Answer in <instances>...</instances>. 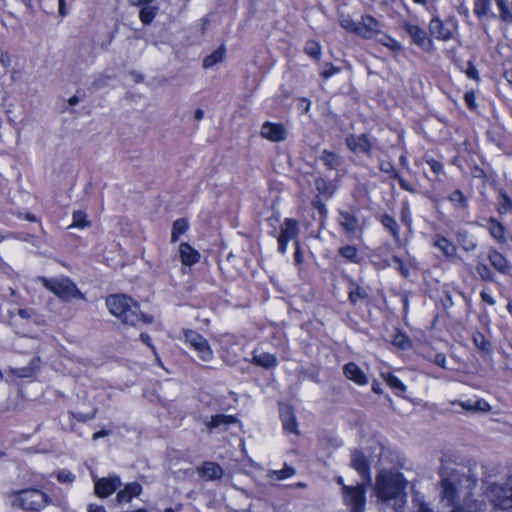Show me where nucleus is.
<instances>
[{
  "label": "nucleus",
  "instance_id": "obj_1",
  "mask_svg": "<svg viewBox=\"0 0 512 512\" xmlns=\"http://www.w3.org/2000/svg\"><path fill=\"white\" fill-rule=\"evenodd\" d=\"M406 482L395 470H381L375 481V494L379 501L392 505L396 512H403Z\"/></svg>",
  "mask_w": 512,
  "mask_h": 512
},
{
  "label": "nucleus",
  "instance_id": "obj_2",
  "mask_svg": "<svg viewBox=\"0 0 512 512\" xmlns=\"http://www.w3.org/2000/svg\"><path fill=\"white\" fill-rule=\"evenodd\" d=\"M106 306L111 314L130 326L139 327L152 321V317L144 315L140 311L139 305L125 295L109 296L106 299Z\"/></svg>",
  "mask_w": 512,
  "mask_h": 512
},
{
  "label": "nucleus",
  "instance_id": "obj_3",
  "mask_svg": "<svg viewBox=\"0 0 512 512\" xmlns=\"http://www.w3.org/2000/svg\"><path fill=\"white\" fill-rule=\"evenodd\" d=\"M442 498L449 505H455L460 495L468 494L472 481L463 473L453 470L441 480Z\"/></svg>",
  "mask_w": 512,
  "mask_h": 512
},
{
  "label": "nucleus",
  "instance_id": "obj_4",
  "mask_svg": "<svg viewBox=\"0 0 512 512\" xmlns=\"http://www.w3.org/2000/svg\"><path fill=\"white\" fill-rule=\"evenodd\" d=\"M8 497L13 507L23 510L38 511L48 504V496L37 489L13 491Z\"/></svg>",
  "mask_w": 512,
  "mask_h": 512
},
{
  "label": "nucleus",
  "instance_id": "obj_5",
  "mask_svg": "<svg viewBox=\"0 0 512 512\" xmlns=\"http://www.w3.org/2000/svg\"><path fill=\"white\" fill-rule=\"evenodd\" d=\"M39 280L46 289L63 301H69L73 298L85 299L84 295L68 277L61 276L53 279L41 277Z\"/></svg>",
  "mask_w": 512,
  "mask_h": 512
},
{
  "label": "nucleus",
  "instance_id": "obj_6",
  "mask_svg": "<svg viewBox=\"0 0 512 512\" xmlns=\"http://www.w3.org/2000/svg\"><path fill=\"white\" fill-rule=\"evenodd\" d=\"M490 497L495 508L507 510L512 508V475L503 483H496L490 487Z\"/></svg>",
  "mask_w": 512,
  "mask_h": 512
},
{
  "label": "nucleus",
  "instance_id": "obj_7",
  "mask_svg": "<svg viewBox=\"0 0 512 512\" xmlns=\"http://www.w3.org/2000/svg\"><path fill=\"white\" fill-rule=\"evenodd\" d=\"M366 490L364 485L356 486L344 485L342 495L344 503L349 507L350 512H364L366 504Z\"/></svg>",
  "mask_w": 512,
  "mask_h": 512
},
{
  "label": "nucleus",
  "instance_id": "obj_8",
  "mask_svg": "<svg viewBox=\"0 0 512 512\" xmlns=\"http://www.w3.org/2000/svg\"><path fill=\"white\" fill-rule=\"evenodd\" d=\"M185 342L197 353L198 358L203 362L213 359L214 353L208 341L194 330L184 331Z\"/></svg>",
  "mask_w": 512,
  "mask_h": 512
},
{
  "label": "nucleus",
  "instance_id": "obj_9",
  "mask_svg": "<svg viewBox=\"0 0 512 512\" xmlns=\"http://www.w3.org/2000/svg\"><path fill=\"white\" fill-rule=\"evenodd\" d=\"M338 224L350 236H357L363 232L365 222L359 217L358 209L340 211Z\"/></svg>",
  "mask_w": 512,
  "mask_h": 512
},
{
  "label": "nucleus",
  "instance_id": "obj_10",
  "mask_svg": "<svg viewBox=\"0 0 512 512\" xmlns=\"http://www.w3.org/2000/svg\"><path fill=\"white\" fill-rule=\"evenodd\" d=\"M298 233V223L293 219H286L281 226V232L278 237V250L280 253H286L288 242L295 240Z\"/></svg>",
  "mask_w": 512,
  "mask_h": 512
},
{
  "label": "nucleus",
  "instance_id": "obj_11",
  "mask_svg": "<svg viewBox=\"0 0 512 512\" xmlns=\"http://www.w3.org/2000/svg\"><path fill=\"white\" fill-rule=\"evenodd\" d=\"M120 486H121V480L118 476L99 478V479H96L94 482L95 494L100 498L109 497Z\"/></svg>",
  "mask_w": 512,
  "mask_h": 512
},
{
  "label": "nucleus",
  "instance_id": "obj_12",
  "mask_svg": "<svg viewBox=\"0 0 512 512\" xmlns=\"http://www.w3.org/2000/svg\"><path fill=\"white\" fill-rule=\"evenodd\" d=\"M261 136L272 142H280L286 139L287 130L280 123L265 122L261 126Z\"/></svg>",
  "mask_w": 512,
  "mask_h": 512
},
{
  "label": "nucleus",
  "instance_id": "obj_13",
  "mask_svg": "<svg viewBox=\"0 0 512 512\" xmlns=\"http://www.w3.org/2000/svg\"><path fill=\"white\" fill-rule=\"evenodd\" d=\"M347 147L354 153H365L371 155L372 143L366 134L349 135L346 137Z\"/></svg>",
  "mask_w": 512,
  "mask_h": 512
},
{
  "label": "nucleus",
  "instance_id": "obj_14",
  "mask_svg": "<svg viewBox=\"0 0 512 512\" xmlns=\"http://www.w3.org/2000/svg\"><path fill=\"white\" fill-rule=\"evenodd\" d=\"M237 422V418L232 415L225 414H216L211 416L209 420H205V426L209 433H212L214 430L224 431L231 424H235Z\"/></svg>",
  "mask_w": 512,
  "mask_h": 512
},
{
  "label": "nucleus",
  "instance_id": "obj_15",
  "mask_svg": "<svg viewBox=\"0 0 512 512\" xmlns=\"http://www.w3.org/2000/svg\"><path fill=\"white\" fill-rule=\"evenodd\" d=\"M381 25L374 17L366 15L362 17L359 22L357 35L363 38H372L375 34L379 33Z\"/></svg>",
  "mask_w": 512,
  "mask_h": 512
},
{
  "label": "nucleus",
  "instance_id": "obj_16",
  "mask_svg": "<svg viewBox=\"0 0 512 512\" xmlns=\"http://www.w3.org/2000/svg\"><path fill=\"white\" fill-rule=\"evenodd\" d=\"M343 373L345 377L354 383L365 386L369 383V378L365 372L354 362H349L344 365Z\"/></svg>",
  "mask_w": 512,
  "mask_h": 512
},
{
  "label": "nucleus",
  "instance_id": "obj_17",
  "mask_svg": "<svg viewBox=\"0 0 512 512\" xmlns=\"http://www.w3.org/2000/svg\"><path fill=\"white\" fill-rule=\"evenodd\" d=\"M352 467L362 476L371 482L370 469L365 455L362 452L354 451L351 455Z\"/></svg>",
  "mask_w": 512,
  "mask_h": 512
},
{
  "label": "nucleus",
  "instance_id": "obj_18",
  "mask_svg": "<svg viewBox=\"0 0 512 512\" xmlns=\"http://www.w3.org/2000/svg\"><path fill=\"white\" fill-rule=\"evenodd\" d=\"M179 257L183 265L192 266L199 261L200 253L184 242L179 245Z\"/></svg>",
  "mask_w": 512,
  "mask_h": 512
},
{
  "label": "nucleus",
  "instance_id": "obj_19",
  "mask_svg": "<svg viewBox=\"0 0 512 512\" xmlns=\"http://www.w3.org/2000/svg\"><path fill=\"white\" fill-rule=\"evenodd\" d=\"M200 476L204 477L207 480H218L220 479L224 471L220 465L215 462L207 461L202 464V466L198 469Z\"/></svg>",
  "mask_w": 512,
  "mask_h": 512
},
{
  "label": "nucleus",
  "instance_id": "obj_20",
  "mask_svg": "<svg viewBox=\"0 0 512 512\" xmlns=\"http://www.w3.org/2000/svg\"><path fill=\"white\" fill-rule=\"evenodd\" d=\"M141 492V485L136 482H132L127 484L123 490H120L117 493L116 499L119 503H129L134 497L139 496Z\"/></svg>",
  "mask_w": 512,
  "mask_h": 512
},
{
  "label": "nucleus",
  "instance_id": "obj_21",
  "mask_svg": "<svg viewBox=\"0 0 512 512\" xmlns=\"http://www.w3.org/2000/svg\"><path fill=\"white\" fill-rule=\"evenodd\" d=\"M453 405L457 404L461 406L464 410L470 412H488L491 409L489 403L484 399L477 400H466V401H454Z\"/></svg>",
  "mask_w": 512,
  "mask_h": 512
},
{
  "label": "nucleus",
  "instance_id": "obj_22",
  "mask_svg": "<svg viewBox=\"0 0 512 512\" xmlns=\"http://www.w3.org/2000/svg\"><path fill=\"white\" fill-rule=\"evenodd\" d=\"M429 31L433 37L440 40H448L451 38L450 29L437 17L430 21Z\"/></svg>",
  "mask_w": 512,
  "mask_h": 512
},
{
  "label": "nucleus",
  "instance_id": "obj_23",
  "mask_svg": "<svg viewBox=\"0 0 512 512\" xmlns=\"http://www.w3.org/2000/svg\"><path fill=\"white\" fill-rule=\"evenodd\" d=\"M488 260L491 265L500 273L508 274L511 270V266L509 261L496 250H493L488 255Z\"/></svg>",
  "mask_w": 512,
  "mask_h": 512
},
{
  "label": "nucleus",
  "instance_id": "obj_24",
  "mask_svg": "<svg viewBox=\"0 0 512 512\" xmlns=\"http://www.w3.org/2000/svg\"><path fill=\"white\" fill-rule=\"evenodd\" d=\"M367 298V291L354 280H350L348 284V299L351 304L356 305L359 301H364Z\"/></svg>",
  "mask_w": 512,
  "mask_h": 512
},
{
  "label": "nucleus",
  "instance_id": "obj_25",
  "mask_svg": "<svg viewBox=\"0 0 512 512\" xmlns=\"http://www.w3.org/2000/svg\"><path fill=\"white\" fill-rule=\"evenodd\" d=\"M433 246L438 248L447 258L453 257L456 254V246L444 236L436 235Z\"/></svg>",
  "mask_w": 512,
  "mask_h": 512
},
{
  "label": "nucleus",
  "instance_id": "obj_26",
  "mask_svg": "<svg viewBox=\"0 0 512 512\" xmlns=\"http://www.w3.org/2000/svg\"><path fill=\"white\" fill-rule=\"evenodd\" d=\"M252 362L260 367L265 369H269L275 367L277 365V358L275 355L262 352V353H253Z\"/></svg>",
  "mask_w": 512,
  "mask_h": 512
},
{
  "label": "nucleus",
  "instance_id": "obj_27",
  "mask_svg": "<svg viewBox=\"0 0 512 512\" xmlns=\"http://www.w3.org/2000/svg\"><path fill=\"white\" fill-rule=\"evenodd\" d=\"M281 417L285 431L298 434L297 421L294 413L289 407L281 410Z\"/></svg>",
  "mask_w": 512,
  "mask_h": 512
},
{
  "label": "nucleus",
  "instance_id": "obj_28",
  "mask_svg": "<svg viewBox=\"0 0 512 512\" xmlns=\"http://www.w3.org/2000/svg\"><path fill=\"white\" fill-rule=\"evenodd\" d=\"M226 54V48L224 45L218 47L215 51H213L210 55L206 56L203 60V67L205 69L212 68L217 63H220L224 60Z\"/></svg>",
  "mask_w": 512,
  "mask_h": 512
},
{
  "label": "nucleus",
  "instance_id": "obj_29",
  "mask_svg": "<svg viewBox=\"0 0 512 512\" xmlns=\"http://www.w3.org/2000/svg\"><path fill=\"white\" fill-rule=\"evenodd\" d=\"M405 29L415 44L419 46H423L425 44L427 34L422 28L417 25L407 24Z\"/></svg>",
  "mask_w": 512,
  "mask_h": 512
},
{
  "label": "nucleus",
  "instance_id": "obj_30",
  "mask_svg": "<svg viewBox=\"0 0 512 512\" xmlns=\"http://www.w3.org/2000/svg\"><path fill=\"white\" fill-rule=\"evenodd\" d=\"M473 343L477 347V349L484 355L491 354L492 345L491 342L480 332H475L473 334Z\"/></svg>",
  "mask_w": 512,
  "mask_h": 512
},
{
  "label": "nucleus",
  "instance_id": "obj_31",
  "mask_svg": "<svg viewBox=\"0 0 512 512\" xmlns=\"http://www.w3.org/2000/svg\"><path fill=\"white\" fill-rule=\"evenodd\" d=\"M488 224H489L488 229H489L491 236L499 242H504L505 241L504 226L499 221H497L495 218H490L488 220Z\"/></svg>",
  "mask_w": 512,
  "mask_h": 512
},
{
  "label": "nucleus",
  "instance_id": "obj_32",
  "mask_svg": "<svg viewBox=\"0 0 512 512\" xmlns=\"http://www.w3.org/2000/svg\"><path fill=\"white\" fill-rule=\"evenodd\" d=\"M482 510L483 504L481 502L465 497L464 505L455 507L452 512H481Z\"/></svg>",
  "mask_w": 512,
  "mask_h": 512
},
{
  "label": "nucleus",
  "instance_id": "obj_33",
  "mask_svg": "<svg viewBox=\"0 0 512 512\" xmlns=\"http://www.w3.org/2000/svg\"><path fill=\"white\" fill-rule=\"evenodd\" d=\"M382 378L397 394H402L406 391V386L393 374L382 373Z\"/></svg>",
  "mask_w": 512,
  "mask_h": 512
},
{
  "label": "nucleus",
  "instance_id": "obj_34",
  "mask_svg": "<svg viewBox=\"0 0 512 512\" xmlns=\"http://www.w3.org/2000/svg\"><path fill=\"white\" fill-rule=\"evenodd\" d=\"M295 474V469L288 465H285L281 470H270L267 473V477L270 479L284 480Z\"/></svg>",
  "mask_w": 512,
  "mask_h": 512
},
{
  "label": "nucleus",
  "instance_id": "obj_35",
  "mask_svg": "<svg viewBox=\"0 0 512 512\" xmlns=\"http://www.w3.org/2000/svg\"><path fill=\"white\" fill-rule=\"evenodd\" d=\"M339 254L344 257L346 260L353 262V263H359L360 257L358 254V250L355 246L352 245H346L339 249Z\"/></svg>",
  "mask_w": 512,
  "mask_h": 512
},
{
  "label": "nucleus",
  "instance_id": "obj_36",
  "mask_svg": "<svg viewBox=\"0 0 512 512\" xmlns=\"http://www.w3.org/2000/svg\"><path fill=\"white\" fill-rule=\"evenodd\" d=\"M188 229V223L185 219H177L172 226L171 241L177 242L179 236L184 234Z\"/></svg>",
  "mask_w": 512,
  "mask_h": 512
},
{
  "label": "nucleus",
  "instance_id": "obj_37",
  "mask_svg": "<svg viewBox=\"0 0 512 512\" xmlns=\"http://www.w3.org/2000/svg\"><path fill=\"white\" fill-rule=\"evenodd\" d=\"M382 225L389 230L394 239H399V226L395 219L389 215H384L381 219Z\"/></svg>",
  "mask_w": 512,
  "mask_h": 512
},
{
  "label": "nucleus",
  "instance_id": "obj_38",
  "mask_svg": "<svg viewBox=\"0 0 512 512\" xmlns=\"http://www.w3.org/2000/svg\"><path fill=\"white\" fill-rule=\"evenodd\" d=\"M339 24L343 29L357 35L359 23L354 22V20L351 18V16L341 14L339 16Z\"/></svg>",
  "mask_w": 512,
  "mask_h": 512
},
{
  "label": "nucleus",
  "instance_id": "obj_39",
  "mask_svg": "<svg viewBox=\"0 0 512 512\" xmlns=\"http://www.w3.org/2000/svg\"><path fill=\"white\" fill-rule=\"evenodd\" d=\"M157 14V8L154 6H144L140 10L139 17L144 24H150Z\"/></svg>",
  "mask_w": 512,
  "mask_h": 512
},
{
  "label": "nucleus",
  "instance_id": "obj_40",
  "mask_svg": "<svg viewBox=\"0 0 512 512\" xmlns=\"http://www.w3.org/2000/svg\"><path fill=\"white\" fill-rule=\"evenodd\" d=\"M321 160L323 161L324 165L327 166L329 169H335L339 165V157L337 154L324 150L321 155Z\"/></svg>",
  "mask_w": 512,
  "mask_h": 512
},
{
  "label": "nucleus",
  "instance_id": "obj_41",
  "mask_svg": "<svg viewBox=\"0 0 512 512\" xmlns=\"http://www.w3.org/2000/svg\"><path fill=\"white\" fill-rule=\"evenodd\" d=\"M72 218L73 222L70 227L85 228L90 225V222L87 220V215L83 211H74Z\"/></svg>",
  "mask_w": 512,
  "mask_h": 512
},
{
  "label": "nucleus",
  "instance_id": "obj_42",
  "mask_svg": "<svg viewBox=\"0 0 512 512\" xmlns=\"http://www.w3.org/2000/svg\"><path fill=\"white\" fill-rule=\"evenodd\" d=\"M305 52L315 60H319L321 56V46L316 41H307L305 44Z\"/></svg>",
  "mask_w": 512,
  "mask_h": 512
},
{
  "label": "nucleus",
  "instance_id": "obj_43",
  "mask_svg": "<svg viewBox=\"0 0 512 512\" xmlns=\"http://www.w3.org/2000/svg\"><path fill=\"white\" fill-rule=\"evenodd\" d=\"M449 200L457 207L461 209H465L467 207V198L464 196V194L460 190L453 191L450 196Z\"/></svg>",
  "mask_w": 512,
  "mask_h": 512
},
{
  "label": "nucleus",
  "instance_id": "obj_44",
  "mask_svg": "<svg viewBox=\"0 0 512 512\" xmlns=\"http://www.w3.org/2000/svg\"><path fill=\"white\" fill-rule=\"evenodd\" d=\"M315 187L321 195L331 196L333 194L331 184L321 177L315 179Z\"/></svg>",
  "mask_w": 512,
  "mask_h": 512
},
{
  "label": "nucleus",
  "instance_id": "obj_45",
  "mask_svg": "<svg viewBox=\"0 0 512 512\" xmlns=\"http://www.w3.org/2000/svg\"><path fill=\"white\" fill-rule=\"evenodd\" d=\"M490 0H475L474 13L478 17H482L489 11Z\"/></svg>",
  "mask_w": 512,
  "mask_h": 512
},
{
  "label": "nucleus",
  "instance_id": "obj_46",
  "mask_svg": "<svg viewBox=\"0 0 512 512\" xmlns=\"http://www.w3.org/2000/svg\"><path fill=\"white\" fill-rule=\"evenodd\" d=\"M379 168L382 172L388 174L391 178L398 179L400 177L399 173L394 167V164L390 161H381Z\"/></svg>",
  "mask_w": 512,
  "mask_h": 512
},
{
  "label": "nucleus",
  "instance_id": "obj_47",
  "mask_svg": "<svg viewBox=\"0 0 512 512\" xmlns=\"http://www.w3.org/2000/svg\"><path fill=\"white\" fill-rule=\"evenodd\" d=\"M458 242L465 251H473L476 248V243L469 239L466 232L459 233Z\"/></svg>",
  "mask_w": 512,
  "mask_h": 512
},
{
  "label": "nucleus",
  "instance_id": "obj_48",
  "mask_svg": "<svg viewBox=\"0 0 512 512\" xmlns=\"http://www.w3.org/2000/svg\"><path fill=\"white\" fill-rule=\"evenodd\" d=\"M393 344L403 350L408 349L411 346V342L408 337L402 333H397L394 336Z\"/></svg>",
  "mask_w": 512,
  "mask_h": 512
},
{
  "label": "nucleus",
  "instance_id": "obj_49",
  "mask_svg": "<svg viewBox=\"0 0 512 512\" xmlns=\"http://www.w3.org/2000/svg\"><path fill=\"white\" fill-rule=\"evenodd\" d=\"M476 271L482 280L493 281V273L486 264H478Z\"/></svg>",
  "mask_w": 512,
  "mask_h": 512
},
{
  "label": "nucleus",
  "instance_id": "obj_50",
  "mask_svg": "<svg viewBox=\"0 0 512 512\" xmlns=\"http://www.w3.org/2000/svg\"><path fill=\"white\" fill-rule=\"evenodd\" d=\"M497 2V6L500 10V17L502 20L506 21V22H511L512 21V14L510 13L506 3L504 0H496Z\"/></svg>",
  "mask_w": 512,
  "mask_h": 512
},
{
  "label": "nucleus",
  "instance_id": "obj_51",
  "mask_svg": "<svg viewBox=\"0 0 512 512\" xmlns=\"http://www.w3.org/2000/svg\"><path fill=\"white\" fill-rule=\"evenodd\" d=\"M56 477L61 483H72L75 480V475L66 469L58 471Z\"/></svg>",
  "mask_w": 512,
  "mask_h": 512
},
{
  "label": "nucleus",
  "instance_id": "obj_52",
  "mask_svg": "<svg viewBox=\"0 0 512 512\" xmlns=\"http://www.w3.org/2000/svg\"><path fill=\"white\" fill-rule=\"evenodd\" d=\"M392 261L394 263L395 269H397L401 273L402 276H404V277L409 276L408 267L404 264V262L398 256H393Z\"/></svg>",
  "mask_w": 512,
  "mask_h": 512
},
{
  "label": "nucleus",
  "instance_id": "obj_53",
  "mask_svg": "<svg viewBox=\"0 0 512 512\" xmlns=\"http://www.w3.org/2000/svg\"><path fill=\"white\" fill-rule=\"evenodd\" d=\"M499 212L506 213L512 210V201L511 199L504 193L501 194V201L499 203Z\"/></svg>",
  "mask_w": 512,
  "mask_h": 512
},
{
  "label": "nucleus",
  "instance_id": "obj_54",
  "mask_svg": "<svg viewBox=\"0 0 512 512\" xmlns=\"http://www.w3.org/2000/svg\"><path fill=\"white\" fill-rule=\"evenodd\" d=\"M380 42L388 47L389 49H391L392 51H399L401 50V45L399 42H397L395 39L389 37V36H385L384 38H382L380 40Z\"/></svg>",
  "mask_w": 512,
  "mask_h": 512
},
{
  "label": "nucleus",
  "instance_id": "obj_55",
  "mask_svg": "<svg viewBox=\"0 0 512 512\" xmlns=\"http://www.w3.org/2000/svg\"><path fill=\"white\" fill-rule=\"evenodd\" d=\"M339 72H340V68L339 67H336V66L328 63V64L325 65V68L320 73V75L323 78L328 79V78L332 77L333 75H335V74H337Z\"/></svg>",
  "mask_w": 512,
  "mask_h": 512
},
{
  "label": "nucleus",
  "instance_id": "obj_56",
  "mask_svg": "<svg viewBox=\"0 0 512 512\" xmlns=\"http://www.w3.org/2000/svg\"><path fill=\"white\" fill-rule=\"evenodd\" d=\"M304 262V257L298 241H295L294 263L297 267H301Z\"/></svg>",
  "mask_w": 512,
  "mask_h": 512
},
{
  "label": "nucleus",
  "instance_id": "obj_57",
  "mask_svg": "<svg viewBox=\"0 0 512 512\" xmlns=\"http://www.w3.org/2000/svg\"><path fill=\"white\" fill-rule=\"evenodd\" d=\"M11 372L17 376V377H20V378H23V377H30L31 374H32V369L31 368H28V367H23V368H13L11 369Z\"/></svg>",
  "mask_w": 512,
  "mask_h": 512
},
{
  "label": "nucleus",
  "instance_id": "obj_58",
  "mask_svg": "<svg viewBox=\"0 0 512 512\" xmlns=\"http://www.w3.org/2000/svg\"><path fill=\"white\" fill-rule=\"evenodd\" d=\"M96 413H97V410L94 409L91 413L89 414H73V417L75 419H77L78 421L80 422H86L88 420H91V419H94L95 416H96Z\"/></svg>",
  "mask_w": 512,
  "mask_h": 512
},
{
  "label": "nucleus",
  "instance_id": "obj_59",
  "mask_svg": "<svg viewBox=\"0 0 512 512\" xmlns=\"http://www.w3.org/2000/svg\"><path fill=\"white\" fill-rule=\"evenodd\" d=\"M466 75L470 79L479 80L478 71H477V69L471 63H469V65H468V68L466 70Z\"/></svg>",
  "mask_w": 512,
  "mask_h": 512
},
{
  "label": "nucleus",
  "instance_id": "obj_60",
  "mask_svg": "<svg viewBox=\"0 0 512 512\" xmlns=\"http://www.w3.org/2000/svg\"><path fill=\"white\" fill-rule=\"evenodd\" d=\"M428 164H429L430 168L432 169V171L436 174H439L443 169L442 164L437 160L431 159L428 161Z\"/></svg>",
  "mask_w": 512,
  "mask_h": 512
},
{
  "label": "nucleus",
  "instance_id": "obj_61",
  "mask_svg": "<svg viewBox=\"0 0 512 512\" xmlns=\"http://www.w3.org/2000/svg\"><path fill=\"white\" fill-rule=\"evenodd\" d=\"M434 363L439 367L446 368V356L443 353H438L434 357Z\"/></svg>",
  "mask_w": 512,
  "mask_h": 512
},
{
  "label": "nucleus",
  "instance_id": "obj_62",
  "mask_svg": "<svg viewBox=\"0 0 512 512\" xmlns=\"http://www.w3.org/2000/svg\"><path fill=\"white\" fill-rule=\"evenodd\" d=\"M464 100L468 107L474 108L475 107V95L473 92H466L464 95Z\"/></svg>",
  "mask_w": 512,
  "mask_h": 512
},
{
  "label": "nucleus",
  "instance_id": "obj_63",
  "mask_svg": "<svg viewBox=\"0 0 512 512\" xmlns=\"http://www.w3.org/2000/svg\"><path fill=\"white\" fill-rule=\"evenodd\" d=\"M397 180L399 181L400 187L403 190L409 191L411 193L414 192V189L411 186V184L408 181H406L405 179H403L401 176Z\"/></svg>",
  "mask_w": 512,
  "mask_h": 512
},
{
  "label": "nucleus",
  "instance_id": "obj_64",
  "mask_svg": "<svg viewBox=\"0 0 512 512\" xmlns=\"http://www.w3.org/2000/svg\"><path fill=\"white\" fill-rule=\"evenodd\" d=\"M88 512H106V509L102 505L90 504L88 506Z\"/></svg>",
  "mask_w": 512,
  "mask_h": 512
}]
</instances>
